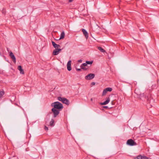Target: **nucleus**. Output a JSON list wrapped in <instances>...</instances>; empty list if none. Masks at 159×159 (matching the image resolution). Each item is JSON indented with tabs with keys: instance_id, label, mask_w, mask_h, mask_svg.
<instances>
[{
	"instance_id": "obj_5",
	"label": "nucleus",
	"mask_w": 159,
	"mask_h": 159,
	"mask_svg": "<svg viewBox=\"0 0 159 159\" xmlns=\"http://www.w3.org/2000/svg\"><path fill=\"white\" fill-rule=\"evenodd\" d=\"M95 77L94 74L90 73L85 76V79L87 80H91L93 79Z\"/></svg>"
},
{
	"instance_id": "obj_10",
	"label": "nucleus",
	"mask_w": 159,
	"mask_h": 159,
	"mask_svg": "<svg viewBox=\"0 0 159 159\" xmlns=\"http://www.w3.org/2000/svg\"><path fill=\"white\" fill-rule=\"evenodd\" d=\"M52 43L53 46L55 49H58L60 47L59 45L56 44L54 41H52Z\"/></svg>"
},
{
	"instance_id": "obj_16",
	"label": "nucleus",
	"mask_w": 159,
	"mask_h": 159,
	"mask_svg": "<svg viewBox=\"0 0 159 159\" xmlns=\"http://www.w3.org/2000/svg\"><path fill=\"white\" fill-rule=\"evenodd\" d=\"M147 99H148V101L150 103L152 104V103L154 102V100H153V99L152 98V99L151 98L150 99L148 97Z\"/></svg>"
},
{
	"instance_id": "obj_11",
	"label": "nucleus",
	"mask_w": 159,
	"mask_h": 159,
	"mask_svg": "<svg viewBox=\"0 0 159 159\" xmlns=\"http://www.w3.org/2000/svg\"><path fill=\"white\" fill-rule=\"evenodd\" d=\"M110 101V98L109 97L108 98L106 101L103 102H101L100 104L101 105H105L108 104Z\"/></svg>"
},
{
	"instance_id": "obj_20",
	"label": "nucleus",
	"mask_w": 159,
	"mask_h": 159,
	"mask_svg": "<svg viewBox=\"0 0 159 159\" xmlns=\"http://www.w3.org/2000/svg\"><path fill=\"white\" fill-rule=\"evenodd\" d=\"M105 89L106 90L107 92V91L111 92L112 91V89L110 87L107 88Z\"/></svg>"
},
{
	"instance_id": "obj_8",
	"label": "nucleus",
	"mask_w": 159,
	"mask_h": 159,
	"mask_svg": "<svg viewBox=\"0 0 159 159\" xmlns=\"http://www.w3.org/2000/svg\"><path fill=\"white\" fill-rule=\"evenodd\" d=\"M135 159H151L150 158H148L145 156H142L141 155H139Z\"/></svg>"
},
{
	"instance_id": "obj_30",
	"label": "nucleus",
	"mask_w": 159,
	"mask_h": 159,
	"mask_svg": "<svg viewBox=\"0 0 159 159\" xmlns=\"http://www.w3.org/2000/svg\"><path fill=\"white\" fill-rule=\"evenodd\" d=\"M103 107L105 108H107L108 107L107 106H104Z\"/></svg>"
},
{
	"instance_id": "obj_24",
	"label": "nucleus",
	"mask_w": 159,
	"mask_h": 159,
	"mask_svg": "<svg viewBox=\"0 0 159 159\" xmlns=\"http://www.w3.org/2000/svg\"><path fill=\"white\" fill-rule=\"evenodd\" d=\"M44 129L46 131H48V128L46 126H44Z\"/></svg>"
},
{
	"instance_id": "obj_21",
	"label": "nucleus",
	"mask_w": 159,
	"mask_h": 159,
	"mask_svg": "<svg viewBox=\"0 0 159 159\" xmlns=\"http://www.w3.org/2000/svg\"><path fill=\"white\" fill-rule=\"evenodd\" d=\"M107 92V91L105 89L103 90V91L102 92V95L104 96V95H105L106 94Z\"/></svg>"
},
{
	"instance_id": "obj_15",
	"label": "nucleus",
	"mask_w": 159,
	"mask_h": 159,
	"mask_svg": "<svg viewBox=\"0 0 159 159\" xmlns=\"http://www.w3.org/2000/svg\"><path fill=\"white\" fill-rule=\"evenodd\" d=\"M54 121L53 119H51V120L50 122V125L51 126H53L54 125Z\"/></svg>"
},
{
	"instance_id": "obj_2",
	"label": "nucleus",
	"mask_w": 159,
	"mask_h": 159,
	"mask_svg": "<svg viewBox=\"0 0 159 159\" xmlns=\"http://www.w3.org/2000/svg\"><path fill=\"white\" fill-rule=\"evenodd\" d=\"M57 99L60 101H61L63 103L67 105H69L70 104V102L69 100L65 98H62L61 97H57Z\"/></svg>"
},
{
	"instance_id": "obj_18",
	"label": "nucleus",
	"mask_w": 159,
	"mask_h": 159,
	"mask_svg": "<svg viewBox=\"0 0 159 159\" xmlns=\"http://www.w3.org/2000/svg\"><path fill=\"white\" fill-rule=\"evenodd\" d=\"M98 49L99 50H100L101 52H105V51L101 47H98Z\"/></svg>"
},
{
	"instance_id": "obj_1",
	"label": "nucleus",
	"mask_w": 159,
	"mask_h": 159,
	"mask_svg": "<svg viewBox=\"0 0 159 159\" xmlns=\"http://www.w3.org/2000/svg\"><path fill=\"white\" fill-rule=\"evenodd\" d=\"M52 107H53V108L61 111L63 108L62 104L59 102H56L51 104Z\"/></svg>"
},
{
	"instance_id": "obj_26",
	"label": "nucleus",
	"mask_w": 159,
	"mask_h": 159,
	"mask_svg": "<svg viewBox=\"0 0 159 159\" xmlns=\"http://www.w3.org/2000/svg\"><path fill=\"white\" fill-rule=\"evenodd\" d=\"M76 70L78 71H80L81 70L80 69L76 68Z\"/></svg>"
},
{
	"instance_id": "obj_33",
	"label": "nucleus",
	"mask_w": 159,
	"mask_h": 159,
	"mask_svg": "<svg viewBox=\"0 0 159 159\" xmlns=\"http://www.w3.org/2000/svg\"><path fill=\"white\" fill-rule=\"evenodd\" d=\"M10 159L9 158V159Z\"/></svg>"
},
{
	"instance_id": "obj_14",
	"label": "nucleus",
	"mask_w": 159,
	"mask_h": 159,
	"mask_svg": "<svg viewBox=\"0 0 159 159\" xmlns=\"http://www.w3.org/2000/svg\"><path fill=\"white\" fill-rule=\"evenodd\" d=\"M65 34L64 31L61 32L59 39H63L65 36Z\"/></svg>"
},
{
	"instance_id": "obj_4",
	"label": "nucleus",
	"mask_w": 159,
	"mask_h": 159,
	"mask_svg": "<svg viewBox=\"0 0 159 159\" xmlns=\"http://www.w3.org/2000/svg\"><path fill=\"white\" fill-rule=\"evenodd\" d=\"M60 110L52 108V111L53 113L54 117H56L60 113Z\"/></svg>"
},
{
	"instance_id": "obj_9",
	"label": "nucleus",
	"mask_w": 159,
	"mask_h": 159,
	"mask_svg": "<svg viewBox=\"0 0 159 159\" xmlns=\"http://www.w3.org/2000/svg\"><path fill=\"white\" fill-rule=\"evenodd\" d=\"M71 60H69L67 63V69L69 71H70L71 70Z\"/></svg>"
},
{
	"instance_id": "obj_28",
	"label": "nucleus",
	"mask_w": 159,
	"mask_h": 159,
	"mask_svg": "<svg viewBox=\"0 0 159 159\" xmlns=\"http://www.w3.org/2000/svg\"><path fill=\"white\" fill-rule=\"evenodd\" d=\"M92 85H94L95 84V83L94 82H93L91 83Z\"/></svg>"
},
{
	"instance_id": "obj_7",
	"label": "nucleus",
	"mask_w": 159,
	"mask_h": 159,
	"mask_svg": "<svg viewBox=\"0 0 159 159\" xmlns=\"http://www.w3.org/2000/svg\"><path fill=\"white\" fill-rule=\"evenodd\" d=\"M61 49H54L53 52V54L54 55H57L59 52L61 51Z\"/></svg>"
},
{
	"instance_id": "obj_6",
	"label": "nucleus",
	"mask_w": 159,
	"mask_h": 159,
	"mask_svg": "<svg viewBox=\"0 0 159 159\" xmlns=\"http://www.w3.org/2000/svg\"><path fill=\"white\" fill-rule=\"evenodd\" d=\"M9 56L12 59L13 62L15 63L16 62V57L12 52H9Z\"/></svg>"
},
{
	"instance_id": "obj_17",
	"label": "nucleus",
	"mask_w": 159,
	"mask_h": 159,
	"mask_svg": "<svg viewBox=\"0 0 159 159\" xmlns=\"http://www.w3.org/2000/svg\"><path fill=\"white\" fill-rule=\"evenodd\" d=\"M135 93H136L138 95H139L140 96H141L142 94L140 92H139V90L136 89L135 90Z\"/></svg>"
},
{
	"instance_id": "obj_29",
	"label": "nucleus",
	"mask_w": 159,
	"mask_h": 159,
	"mask_svg": "<svg viewBox=\"0 0 159 159\" xmlns=\"http://www.w3.org/2000/svg\"><path fill=\"white\" fill-rule=\"evenodd\" d=\"M73 0H69V2H71L73 1Z\"/></svg>"
},
{
	"instance_id": "obj_31",
	"label": "nucleus",
	"mask_w": 159,
	"mask_h": 159,
	"mask_svg": "<svg viewBox=\"0 0 159 159\" xmlns=\"http://www.w3.org/2000/svg\"><path fill=\"white\" fill-rule=\"evenodd\" d=\"M91 101H93V98H91L90 99Z\"/></svg>"
},
{
	"instance_id": "obj_32",
	"label": "nucleus",
	"mask_w": 159,
	"mask_h": 159,
	"mask_svg": "<svg viewBox=\"0 0 159 159\" xmlns=\"http://www.w3.org/2000/svg\"><path fill=\"white\" fill-rule=\"evenodd\" d=\"M7 51H8V48H7Z\"/></svg>"
},
{
	"instance_id": "obj_27",
	"label": "nucleus",
	"mask_w": 159,
	"mask_h": 159,
	"mask_svg": "<svg viewBox=\"0 0 159 159\" xmlns=\"http://www.w3.org/2000/svg\"><path fill=\"white\" fill-rule=\"evenodd\" d=\"M78 62L80 63H81L82 62V60H79Z\"/></svg>"
},
{
	"instance_id": "obj_13",
	"label": "nucleus",
	"mask_w": 159,
	"mask_h": 159,
	"mask_svg": "<svg viewBox=\"0 0 159 159\" xmlns=\"http://www.w3.org/2000/svg\"><path fill=\"white\" fill-rule=\"evenodd\" d=\"M18 69L20 70V74H24V71L22 69V66H19L18 67Z\"/></svg>"
},
{
	"instance_id": "obj_3",
	"label": "nucleus",
	"mask_w": 159,
	"mask_h": 159,
	"mask_svg": "<svg viewBox=\"0 0 159 159\" xmlns=\"http://www.w3.org/2000/svg\"><path fill=\"white\" fill-rule=\"evenodd\" d=\"M126 144L130 146H133L137 145L136 143L133 139H128L126 142Z\"/></svg>"
},
{
	"instance_id": "obj_19",
	"label": "nucleus",
	"mask_w": 159,
	"mask_h": 159,
	"mask_svg": "<svg viewBox=\"0 0 159 159\" xmlns=\"http://www.w3.org/2000/svg\"><path fill=\"white\" fill-rule=\"evenodd\" d=\"M4 94V91H0V99L1 98Z\"/></svg>"
},
{
	"instance_id": "obj_22",
	"label": "nucleus",
	"mask_w": 159,
	"mask_h": 159,
	"mask_svg": "<svg viewBox=\"0 0 159 159\" xmlns=\"http://www.w3.org/2000/svg\"><path fill=\"white\" fill-rule=\"evenodd\" d=\"M86 63L87 64H91L93 63V61H86Z\"/></svg>"
},
{
	"instance_id": "obj_23",
	"label": "nucleus",
	"mask_w": 159,
	"mask_h": 159,
	"mask_svg": "<svg viewBox=\"0 0 159 159\" xmlns=\"http://www.w3.org/2000/svg\"><path fill=\"white\" fill-rule=\"evenodd\" d=\"M87 65V64L86 62L85 63H84L82 64L81 65V66L85 67V66H86Z\"/></svg>"
},
{
	"instance_id": "obj_25",
	"label": "nucleus",
	"mask_w": 159,
	"mask_h": 159,
	"mask_svg": "<svg viewBox=\"0 0 159 159\" xmlns=\"http://www.w3.org/2000/svg\"><path fill=\"white\" fill-rule=\"evenodd\" d=\"M81 67L82 69H83L84 70H86L87 69V68L85 67H84L81 66Z\"/></svg>"
},
{
	"instance_id": "obj_12",
	"label": "nucleus",
	"mask_w": 159,
	"mask_h": 159,
	"mask_svg": "<svg viewBox=\"0 0 159 159\" xmlns=\"http://www.w3.org/2000/svg\"><path fill=\"white\" fill-rule=\"evenodd\" d=\"M82 31L84 35L85 36V38L87 39L88 37V32L84 29H82Z\"/></svg>"
}]
</instances>
